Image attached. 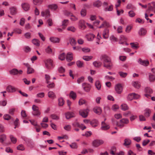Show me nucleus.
Returning <instances> with one entry per match:
<instances>
[{
  "instance_id": "1",
  "label": "nucleus",
  "mask_w": 155,
  "mask_h": 155,
  "mask_svg": "<svg viewBox=\"0 0 155 155\" xmlns=\"http://www.w3.org/2000/svg\"><path fill=\"white\" fill-rule=\"evenodd\" d=\"M100 59L103 61L104 67L109 69H111L113 64L110 59L106 55H103L100 57Z\"/></svg>"
},
{
  "instance_id": "2",
  "label": "nucleus",
  "mask_w": 155,
  "mask_h": 155,
  "mask_svg": "<svg viewBox=\"0 0 155 155\" xmlns=\"http://www.w3.org/2000/svg\"><path fill=\"white\" fill-rule=\"evenodd\" d=\"M129 120L127 118H123L120 120L119 122L117 121L116 125L120 128H122L124 126V124H127L129 123Z\"/></svg>"
},
{
  "instance_id": "3",
  "label": "nucleus",
  "mask_w": 155,
  "mask_h": 155,
  "mask_svg": "<svg viewBox=\"0 0 155 155\" xmlns=\"http://www.w3.org/2000/svg\"><path fill=\"white\" fill-rule=\"evenodd\" d=\"M104 143L102 140H95L92 142V145L94 147H98Z\"/></svg>"
},
{
  "instance_id": "4",
  "label": "nucleus",
  "mask_w": 155,
  "mask_h": 155,
  "mask_svg": "<svg viewBox=\"0 0 155 155\" xmlns=\"http://www.w3.org/2000/svg\"><path fill=\"white\" fill-rule=\"evenodd\" d=\"M23 71L22 70H18L16 68H13L9 71V73L12 75H20L22 74Z\"/></svg>"
},
{
  "instance_id": "5",
  "label": "nucleus",
  "mask_w": 155,
  "mask_h": 155,
  "mask_svg": "<svg viewBox=\"0 0 155 155\" xmlns=\"http://www.w3.org/2000/svg\"><path fill=\"white\" fill-rule=\"evenodd\" d=\"M82 87L84 91L87 92H89L91 87V86L86 83H84L82 84Z\"/></svg>"
},
{
  "instance_id": "6",
  "label": "nucleus",
  "mask_w": 155,
  "mask_h": 155,
  "mask_svg": "<svg viewBox=\"0 0 155 155\" xmlns=\"http://www.w3.org/2000/svg\"><path fill=\"white\" fill-rule=\"evenodd\" d=\"M45 66L48 69H51L53 67L52 61L50 59H47L45 61Z\"/></svg>"
},
{
  "instance_id": "7",
  "label": "nucleus",
  "mask_w": 155,
  "mask_h": 155,
  "mask_svg": "<svg viewBox=\"0 0 155 155\" xmlns=\"http://www.w3.org/2000/svg\"><path fill=\"white\" fill-rule=\"evenodd\" d=\"M89 110L88 109H85L81 110L79 111L80 114L83 117L86 118L88 115Z\"/></svg>"
},
{
  "instance_id": "8",
  "label": "nucleus",
  "mask_w": 155,
  "mask_h": 155,
  "mask_svg": "<svg viewBox=\"0 0 155 155\" xmlns=\"http://www.w3.org/2000/svg\"><path fill=\"white\" fill-rule=\"evenodd\" d=\"M115 90L117 93L120 94L123 91V87L121 84H116L115 86Z\"/></svg>"
},
{
  "instance_id": "9",
  "label": "nucleus",
  "mask_w": 155,
  "mask_h": 155,
  "mask_svg": "<svg viewBox=\"0 0 155 155\" xmlns=\"http://www.w3.org/2000/svg\"><path fill=\"white\" fill-rule=\"evenodd\" d=\"M149 6L147 12H148L150 11H155V2H152L148 4Z\"/></svg>"
},
{
  "instance_id": "10",
  "label": "nucleus",
  "mask_w": 155,
  "mask_h": 155,
  "mask_svg": "<svg viewBox=\"0 0 155 155\" xmlns=\"http://www.w3.org/2000/svg\"><path fill=\"white\" fill-rule=\"evenodd\" d=\"M78 25L79 28L82 29H84L86 27L85 22L83 20H81L79 21Z\"/></svg>"
},
{
  "instance_id": "11",
  "label": "nucleus",
  "mask_w": 155,
  "mask_h": 155,
  "mask_svg": "<svg viewBox=\"0 0 155 155\" xmlns=\"http://www.w3.org/2000/svg\"><path fill=\"white\" fill-rule=\"evenodd\" d=\"M6 90L8 92L13 93L15 91L16 88L12 85H9L7 87Z\"/></svg>"
},
{
  "instance_id": "12",
  "label": "nucleus",
  "mask_w": 155,
  "mask_h": 155,
  "mask_svg": "<svg viewBox=\"0 0 155 155\" xmlns=\"http://www.w3.org/2000/svg\"><path fill=\"white\" fill-rule=\"evenodd\" d=\"M66 118L67 119L75 117V114L73 112H68L65 114Z\"/></svg>"
},
{
  "instance_id": "13",
  "label": "nucleus",
  "mask_w": 155,
  "mask_h": 155,
  "mask_svg": "<svg viewBox=\"0 0 155 155\" xmlns=\"http://www.w3.org/2000/svg\"><path fill=\"white\" fill-rule=\"evenodd\" d=\"M138 62L140 64L145 66H147L149 64V62L148 61L143 60L141 58L139 59Z\"/></svg>"
},
{
  "instance_id": "14",
  "label": "nucleus",
  "mask_w": 155,
  "mask_h": 155,
  "mask_svg": "<svg viewBox=\"0 0 155 155\" xmlns=\"http://www.w3.org/2000/svg\"><path fill=\"white\" fill-rule=\"evenodd\" d=\"M10 12L12 15H15L17 13V9L15 7H11L9 8Z\"/></svg>"
},
{
  "instance_id": "15",
  "label": "nucleus",
  "mask_w": 155,
  "mask_h": 155,
  "mask_svg": "<svg viewBox=\"0 0 155 155\" xmlns=\"http://www.w3.org/2000/svg\"><path fill=\"white\" fill-rule=\"evenodd\" d=\"M41 14L43 17L45 16L47 17H48L50 16V11L48 9H46L44 12H42Z\"/></svg>"
},
{
  "instance_id": "16",
  "label": "nucleus",
  "mask_w": 155,
  "mask_h": 155,
  "mask_svg": "<svg viewBox=\"0 0 155 155\" xmlns=\"http://www.w3.org/2000/svg\"><path fill=\"white\" fill-rule=\"evenodd\" d=\"M151 111L150 109L149 108H146L144 110V115L146 117H148L150 116Z\"/></svg>"
},
{
  "instance_id": "17",
  "label": "nucleus",
  "mask_w": 155,
  "mask_h": 155,
  "mask_svg": "<svg viewBox=\"0 0 155 155\" xmlns=\"http://www.w3.org/2000/svg\"><path fill=\"white\" fill-rule=\"evenodd\" d=\"M103 35L104 38H108L109 37V30L107 28L105 29L103 31Z\"/></svg>"
},
{
  "instance_id": "18",
  "label": "nucleus",
  "mask_w": 155,
  "mask_h": 155,
  "mask_svg": "<svg viewBox=\"0 0 155 155\" xmlns=\"http://www.w3.org/2000/svg\"><path fill=\"white\" fill-rule=\"evenodd\" d=\"M21 6L23 9L25 11H28L30 8L29 5L28 3H24L21 4Z\"/></svg>"
},
{
  "instance_id": "19",
  "label": "nucleus",
  "mask_w": 155,
  "mask_h": 155,
  "mask_svg": "<svg viewBox=\"0 0 155 155\" xmlns=\"http://www.w3.org/2000/svg\"><path fill=\"white\" fill-rule=\"evenodd\" d=\"M101 126V129L103 130H107L110 128L109 126L106 125L104 121H102V122Z\"/></svg>"
},
{
  "instance_id": "20",
  "label": "nucleus",
  "mask_w": 155,
  "mask_h": 155,
  "mask_svg": "<svg viewBox=\"0 0 155 155\" xmlns=\"http://www.w3.org/2000/svg\"><path fill=\"white\" fill-rule=\"evenodd\" d=\"M49 39L53 43H59L60 41L59 38L56 37H51Z\"/></svg>"
},
{
  "instance_id": "21",
  "label": "nucleus",
  "mask_w": 155,
  "mask_h": 155,
  "mask_svg": "<svg viewBox=\"0 0 155 155\" xmlns=\"http://www.w3.org/2000/svg\"><path fill=\"white\" fill-rule=\"evenodd\" d=\"M94 111L98 115L100 114L102 112L101 108L99 107H95L93 109Z\"/></svg>"
},
{
  "instance_id": "22",
  "label": "nucleus",
  "mask_w": 155,
  "mask_h": 155,
  "mask_svg": "<svg viewBox=\"0 0 155 155\" xmlns=\"http://www.w3.org/2000/svg\"><path fill=\"white\" fill-rule=\"evenodd\" d=\"M73 58V54L71 52L68 53L66 57V59L67 61H71Z\"/></svg>"
},
{
  "instance_id": "23",
  "label": "nucleus",
  "mask_w": 155,
  "mask_h": 155,
  "mask_svg": "<svg viewBox=\"0 0 155 155\" xmlns=\"http://www.w3.org/2000/svg\"><path fill=\"white\" fill-rule=\"evenodd\" d=\"M94 37V35L91 33L86 35V38L89 41H92L93 40Z\"/></svg>"
},
{
  "instance_id": "24",
  "label": "nucleus",
  "mask_w": 155,
  "mask_h": 155,
  "mask_svg": "<svg viewBox=\"0 0 155 155\" xmlns=\"http://www.w3.org/2000/svg\"><path fill=\"white\" fill-rule=\"evenodd\" d=\"M138 33L140 35L144 36L146 34L147 31L144 28H141L139 31Z\"/></svg>"
},
{
  "instance_id": "25",
  "label": "nucleus",
  "mask_w": 155,
  "mask_h": 155,
  "mask_svg": "<svg viewBox=\"0 0 155 155\" xmlns=\"http://www.w3.org/2000/svg\"><path fill=\"white\" fill-rule=\"evenodd\" d=\"M48 8L49 9L55 10L58 8V6L55 4H52L48 5Z\"/></svg>"
},
{
  "instance_id": "26",
  "label": "nucleus",
  "mask_w": 155,
  "mask_h": 155,
  "mask_svg": "<svg viewBox=\"0 0 155 155\" xmlns=\"http://www.w3.org/2000/svg\"><path fill=\"white\" fill-rule=\"evenodd\" d=\"M69 42L71 45L72 46H74L76 45L77 42L75 39L73 38H70L69 39Z\"/></svg>"
},
{
  "instance_id": "27",
  "label": "nucleus",
  "mask_w": 155,
  "mask_h": 155,
  "mask_svg": "<svg viewBox=\"0 0 155 155\" xmlns=\"http://www.w3.org/2000/svg\"><path fill=\"white\" fill-rule=\"evenodd\" d=\"M32 43L37 46H39L40 45V41L36 39H34L32 40Z\"/></svg>"
},
{
  "instance_id": "28",
  "label": "nucleus",
  "mask_w": 155,
  "mask_h": 155,
  "mask_svg": "<svg viewBox=\"0 0 155 155\" xmlns=\"http://www.w3.org/2000/svg\"><path fill=\"white\" fill-rule=\"evenodd\" d=\"M130 45H131V47L133 49H137L138 48V45L137 43H130Z\"/></svg>"
},
{
  "instance_id": "29",
  "label": "nucleus",
  "mask_w": 155,
  "mask_h": 155,
  "mask_svg": "<svg viewBox=\"0 0 155 155\" xmlns=\"http://www.w3.org/2000/svg\"><path fill=\"white\" fill-rule=\"evenodd\" d=\"M70 97H71L73 100H75L76 97V93L73 91L70 92Z\"/></svg>"
},
{
  "instance_id": "30",
  "label": "nucleus",
  "mask_w": 155,
  "mask_h": 155,
  "mask_svg": "<svg viewBox=\"0 0 155 155\" xmlns=\"http://www.w3.org/2000/svg\"><path fill=\"white\" fill-rule=\"evenodd\" d=\"M101 2L99 0H97L94 3V6L99 7L101 6L102 5Z\"/></svg>"
},
{
  "instance_id": "31",
  "label": "nucleus",
  "mask_w": 155,
  "mask_h": 155,
  "mask_svg": "<svg viewBox=\"0 0 155 155\" xmlns=\"http://www.w3.org/2000/svg\"><path fill=\"white\" fill-rule=\"evenodd\" d=\"M48 97L51 98H53L55 97V95L54 93L52 91H50L48 93Z\"/></svg>"
},
{
  "instance_id": "32",
  "label": "nucleus",
  "mask_w": 155,
  "mask_h": 155,
  "mask_svg": "<svg viewBox=\"0 0 155 155\" xmlns=\"http://www.w3.org/2000/svg\"><path fill=\"white\" fill-rule=\"evenodd\" d=\"M68 20L64 19L62 22V26H63V29H64L68 25Z\"/></svg>"
},
{
  "instance_id": "33",
  "label": "nucleus",
  "mask_w": 155,
  "mask_h": 155,
  "mask_svg": "<svg viewBox=\"0 0 155 155\" xmlns=\"http://www.w3.org/2000/svg\"><path fill=\"white\" fill-rule=\"evenodd\" d=\"M87 14V10L85 8H83L81 11V14L82 16L85 17Z\"/></svg>"
},
{
  "instance_id": "34",
  "label": "nucleus",
  "mask_w": 155,
  "mask_h": 155,
  "mask_svg": "<svg viewBox=\"0 0 155 155\" xmlns=\"http://www.w3.org/2000/svg\"><path fill=\"white\" fill-rule=\"evenodd\" d=\"M90 124L93 127H96L98 124V122L97 120H93L90 122Z\"/></svg>"
},
{
  "instance_id": "35",
  "label": "nucleus",
  "mask_w": 155,
  "mask_h": 155,
  "mask_svg": "<svg viewBox=\"0 0 155 155\" xmlns=\"http://www.w3.org/2000/svg\"><path fill=\"white\" fill-rule=\"evenodd\" d=\"M95 86L98 90H99L101 89V85L99 81H97L95 82Z\"/></svg>"
},
{
  "instance_id": "36",
  "label": "nucleus",
  "mask_w": 155,
  "mask_h": 155,
  "mask_svg": "<svg viewBox=\"0 0 155 155\" xmlns=\"http://www.w3.org/2000/svg\"><path fill=\"white\" fill-rule=\"evenodd\" d=\"M93 64L95 67L99 68L101 66L102 63L100 62L95 61L93 62Z\"/></svg>"
},
{
  "instance_id": "37",
  "label": "nucleus",
  "mask_w": 155,
  "mask_h": 155,
  "mask_svg": "<svg viewBox=\"0 0 155 155\" xmlns=\"http://www.w3.org/2000/svg\"><path fill=\"white\" fill-rule=\"evenodd\" d=\"M29 121L30 122L31 124L35 127L37 126L38 127H40V126L38 125L37 122V121L33 120H30Z\"/></svg>"
},
{
  "instance_id": "38",
  "label": "nucleus",
  "mask_w": 155,
  "mask_h": 155,
  "mask_svg": "<svg viewBox=\"0 0 155 155\" xmlns=\"http://www.w3.org/2000/svg\"><path fill=\"white\" fill-rule=\"evenodd\" d=\"M131 143V141L130 140L128 139H126L124 140V145L127 146L130 144Z\"/></svg>"
},
{
  "instance_id": "39",
  "label": "nucleus",
  "mask_w": 155,
  "mask_h": 155,
  "mask_svg": "<svg viewBox=\"0 0 155 155\" xmlns=\"http://www.w3.org/2000/svg\"><path fill=\"white\" fill-rule=\"evenodd\" d=\"M121 108L123 110L125 111L128 109V107L126 104H124L121 105Z\"/></svg>"
},
{
  "instance_id": "40",
  "label": "nucleus",
  "mask_w": 155,
  "mask_h": 155,
  "mask_svg": "<svg viewBox=\"0 0 155 155\" xmlns=\"http://www.w3.org/2000/svg\"><path fill=\"white\" fill-rule=\"evenodd\" d=\"M134 93L129 94L127 97V100L129 101H131L132 100L134 99Z\"/></svg>"
},
{
  "instance_id": "41",
  "label": "nucleus",
  "mask_w": 155,
  "mask_h": 155,
  "mask_svg": "<svg viewBox=\"0 0 155 155\" xmlns=\"http://www.w3.org/2000/svg\"><path fill=\"white\" fill-rule=\"evenodd\" d=\"M93 58L92 56H84L83 57V59L86 61H89Z\"/></svg>"
},
{
  "instance_id": "42",
  "label": "nucleus",
  "mask_w": 155,
  "mask_h": 155,
  "mask_svg": "<svg viewBox=\"0 0 155 155\" xmlns=\"http://www.w3.org/2000/svg\"><path fill=\"white\" fill-rule=\"evenodd\" d=\"M132 85L135 88H138L140 87V85L139 83L137 81H134L132 82Z\"/></svg>"
},
{
  "instance_id": "43",
  "label": "nucleus",
  "mask_w": 155,
  "mask_h": 155,
  "mask_svg": "<svg viewBox=\"0 0 155 155\" xmlns=\"http://www.w3.org/2000/svg\"><path fill=\"white\" fill-rule=\"evenodd\" d=\"M6 139V136L3 134L0 136V142L2 143Z\"/></svg>"
},
{
  "instance_id": "44",
  "label": "nucleus",
  "mask_w": 155,
  "mask_h": 155,
  "mask_svg": "<svg viewBox=\"0 0 155 155\" xmlns=\"http://www.w3.org/2000/svg\"><path fill=\"white\" fill-rule=\"evenodd\" d=\"M64 103V101L62 98H60L58 99V105L60 106H62Z\"/></svg>"
},
{
  "instance_id": "45",
  "label": "nucleus",
  "mask_w": 155,
  "mask_h": 155,
  "mask_svg": "<svg viewBox=\"0 0 155 155\" xmlns=\"http://www.w3.org/2000/svg\"><path fill=\"white\" fill-rule=\"evenodd\" d=\"M145 91L146 92L151 94L153 93L152 90L150 87H147L145 88Z\"/></svg>"
},
{
  "instance_id": "46",
  "label": "nucleus",
  "mask_w": 155,
  "mask_h": 155,
  "mask_svg": "<svg viewBox=\"0 0 155 155\" xmlns=\"http://www.w3.org/2000/svg\"><path fill=\"white\" fill-rule=\"evenodd\" d=\"M34 4L35 5H40L43 2V0H33Z\"/></svg>"
},
{
  "instance_id": "47",
  "label": "nucleus",
  "mask_w": 155,
  "mask_h": 155,
  "mask_svg": "<svg viewBox=\"0 0 155 155\" xmlns=\"http://www.w3.org/2000/svg\"><path fill=\"white\" fill-rule=\"evenodd\" d=\"M76 64L77 66L79 68L83 67L84 65L83 62L80 61H77L76 62Z\"/></svg>"
},
{
  "instance_id": "48",
  "label": "nucleus",
  "mask_w": 155,
  "mask_h": 155,
  "mask_svg": "<svg viewBox=\"0 0 155 155\" xmlns=\"http://www.w3.org/2000/svg\"><path fill=\"white\" fill-rule=\"evenodd\" d=\"M10 137L12 142L13 143H16L17 142V139L15 137H14L12 135H10Z\"/></svg>"
},
{
  "instance_id": "49",
  "label": "nucleus",
  "mask_w": 155,
  "mask_h": 155,
  "mask_svg": "<svg viewBox=\"0 0 155 155\" xmlns=\"http://www.w3.org/2000/svg\"><path fill=\"white\" fill-rule=\"evenodd\" d=\"M51 118L54 120H58L59 119V117L55 114H52L51 116Z\"/></svg>"
},
{
  "instance_id": "50",
  "label": "nucleus",
  "mask_w": 155,
  "mask_h": 155,
  "mask_svg": "<svg viewBox=\"0 0 155 155\" xmlns=\"http://www.w3.org/2000/svg\"><path fill=\"white\" fill-rule=\"evenodd\" d=\"M32 114L34 116H38L41 114V112L39 110L33 111L32 112Z\"/></svg>"
},
{
  "instance_id": "51",
  "label": "nucleus",
  "mask_w": 155,
  "mask_h": 155,
  "mask_svg": "<svg viewBox=\"0 0 155 155\" xmlns=\"http://www.w3.org/2000/svg\"><path fill=\"white\" fill-rule=\"evenodd\" d=\"M84 80V78L83 77H81L78 78L77 80V82L78 84H80L83 82Z\"/></svg>"
},
{
  "instance_id": "52",
  "label": "nucleus",
  "mask_w": 155,
  "mask_h": 155,
  "mask_svg": "<svg viewBox=\"0 0 155 155\" xmlns=\"http://www.w3.org/2000/svg\"><path fill=\"white\" fill-rule=\"evenodd\" d=\"M17 149L20 150H24L25 149V148L22 144L19 145L17 147Z\"/></svg>"
},
{
  "instance_id": "53",
  "label": "nucleus",
  "mask_w": 155,
  "mask_h": 155,
  "mask_svg": "<svg viewBox=\"0 0 155 155\" xmlns=\"http://www.w3.org/2000/svg\"><path fill=\"white\" fill-rule=\"evenodd\" d=\"M34 72V69L31 67L30 66L27 68V73L28 74H30Z\"/></svg>"
},
{
  "instance_id": "54",
  "label": "nucleus",
  "mask_w": 155,
  "mask_h": 155,
  "mask_svg": "<svg viewBox=\"0 0 155 155\" xmlns=\"http://www.w3.org/2000/svg\"><path fill=\"white\" fill-rule=\"evenodd\" d=\"M149 79L150 81H153L155 80V76L151 74L149 75Z\"/></svg>"
},
{
  "instance_id": "55",
  "label": "nucleus",
  "mask_w": 155,
  "mask_h": 155,
  "mask_svg": "<svg viewBox=\"0 0 155 155\" xmlns=\"http://www.w3.org/2000/svg\"><path fill=\"white\" fill-rule=\"evenodd\" d=\"M128 14L130 17H133L136 15L135 13L133 10L130 11L128 12Z\"/></svg>"
},
{
  "instance_id": "56",
  "label": "nucleus",
  "mask_w": 155,
  "mask_h": 155,
  "mask_svg": "<svg viewBox=\"0 0 155 155\" xmlns=\"http://www.w3.org/2000/svg\"><path fill=\"white\" fill-rule=\"evenodd\" d=\"M81 124H80L78 122L76 121L74 122L72 124V126L74 127H81Z\"/></svg>"
},
{
  "instance_id": "57",
  "label": "nucleus",
  "mask_w": 155,
  "mask_h": 155,
  "mask_svg": "<svg viewBox=\"0 0 155 155\" xmlns=\"http://www.w3.org/2000/svg\"><path fill=\"white\" fill-rule=\"evenodd\" d=\"M82 51L84 53H88L90 51V49L87 48L85 47L82 48Z\"/></svg>"
},
{
  "instance_id": "58",
  "label": "nucleus",
  "mask_w": 155,
  "mask_h": 155,
  "mask_svg": "<svg viewBox=\"0 0 155 155\" xmlns=\"http://www.w3.org/2000/svg\"><path fill=\"white\" fill-rule=\"evenodd\" d=\"M67 29L73 32H74L76 30V28L73 26L69 27L67 28Z\"/></svg>"
},
{
  "instance_id": "59",
  "label": "nucleus",
  "mask_w": 155,
  "mask_h": 155,
  "mask_svg": "<svg viewBox=\"0 0 155 155\" xmlns=\"http://www.w3.org/2000/svg\"><path fill=\"white\" fill-rule=\"evenodd\" d=\"M44 96L45 94L44 92L39 93L37 94L36 96L37 97H40L41 98L44 97Z\"/></svg>"
},
{
  "instance_id": "60",
  "label": "nucleus",
  "mask_w": 155,
  "mask_h": 155,
  "mask_svg": "<svg viewBox=\"0 0 155 155\" xmlns=\"http://www.w3.org/2000/svg\"><path fill=\"white\" fill-rule=\"evenodd\" d=\"M59 59L63 61L64 60L65 58V54L62 53L60 54L59 56Z\"/></svg>"
},
{
  "instance_id": "61",
  "label": "nucleus",
  "mask_w": 155,
  "mask_h": 155,
  "mask_svg": "<svg viewBox=\"0 0 155 155\" xmlns=\"http://www.w3.org/2000/svg\"><path fill=\"white\" fill-rule=\"evenodd\" d=\"M70 146L72 149H76L78 147L77 143H73L70 145Z\"/></svg>"
},
{
  "instance_id": "62",
  "label": "nucleus",
  "mask_w": 155,
  "mask_h": 155,
  "mask_svg": "<svg viewBox=\"0 0 155 155\" xmlns=\"http://www.w3.org/2000/svg\"><path fill=\"white\" fill-rule=\"evenodd\" d=\"M64 128L66 130L69 131L71 129V126L70 125H67L64 127Z\"/></svg>"
},
{
  "instance_id": "63",
  "label": "nucleus",
  "mask_w": 155,
  "mask_h": 155,
  "mask_svg": "<svg viewBox=\"0 0 155 155\" xmlns=\"http://www.w3.org/2000/svg\"><path fill=\"white\" fill-rule=\"evenodd\" d=\"M119 74L122 78H125L126 77L127 75V73H124L121 71L119 72Z\"/></svg>"
},
{
  "instance_id": "64",
  "label": "nucleus",
  "mask_w": 155,
  "mask_h": 155,
  "mask_svg": "<svg viewBox=\"0 0 155 155\" xmlns=\"http://www.w3.org/2000/svg\"><path fill=\"white\" fill-rule=\"evenodd\" d=\"M3 118L5 120H8L11 119V117L8 114H5L3 116Z\"/></svg>"
}]
</instances>
